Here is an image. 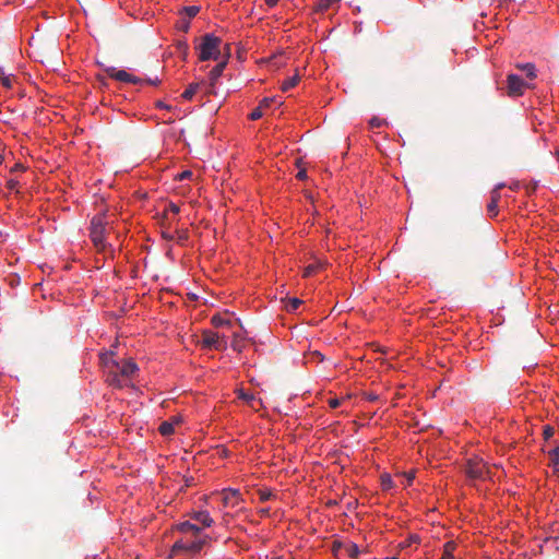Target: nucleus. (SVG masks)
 I'll return each mask as SVG.
<instances>
[{
  "instance_id": "obj_1",
  "label": "nucleus",
  "mask_w": 559,
  "mask_h": 559,
  "mask_svg": "<svg viewBox=\"0 0 559 559\" xmlns=\"http://www.w3.org/2000/svg\"><path fill=\"white\" fill-rule=\"evenodd\" d=\"M100 361L106 382L116 389L128 386L131 378L139 371L138 365L132 359L117 360L112 352L103 354Z\"/></svg>"
},
{
  "instance_id": "obj_2",
  "label": "nucleus",
  "mask_w": 559,
  "mask_h": 559,
  "mask_svg": "<svg viewBox=\"0 0 559 559\" xmlns=\"http://www.w3.org/2000/svg\"><path fill=\"white\" fill-rule=\"evenodd\" d=\"M222 39L213 34H205L202 37V43L199 45V59L201 61L218 60L221 56L219 46Z\"/></svg>"
},
{
  "instance_id": "obj_3",
  "label": "nucleus",
  "mask_w": 559,
  "mask_h": 559,
  "mask_svg": "<svg viewBox=\"0 0 559 559\" xmlns=\"http://www.w3.org/2000/svg\"><path fill=\"white\" fill-rule=\"evenodd\" d=\"M207 542H209L207 536L198 538L195 540L179 539L174 544V546L171 548V552L174 555H177L181 551L198 554L203 549V547L207 544Z\"/></svg>"
},
{
  "instance_id": "obj_4",
  "label": "nucleus",
  "mask_w": 559,
  "mask_h": 559,
  "mask_svg": "<svg viewBox=\"0 0 559 559\" xmlns=\"http://www.w3.org/2000/svg\"><path fill=\"white\" fill-rule=\"evenodd\" d=\"M200 344L204 348L224 350L227 348V341L224 335H219L217 332L205 330L202 333V340Z\"/></svg>"
},
{
  "instance_id": "obj_5",
  "label": "nucleus",
  "mask_w": 559,
  "mask_h": 559,
  "mask_svg": "<svg viewBox=\"0 0 559 559\" xmlns=\"http://www.w3.org/2000/svg\"><path fill=\"white\" fill-rule=\"evenodd\" d=\"M91 239L98 250L105 248V222L103 217L95 216L91 222Z\"/></svg>"
},
{
  "instance_id": "obj_6",
  "label": "nucleus",
  "mask_w": 559,
  "mask_h": 559,
  "mask_svg": "<svg viewBox=\"0 0 559 559\" xmlns=\"http://www.w3.org/2000/svg\"><path fill=\"white\" fill-rule=\"evenodd\" d=\"M466 475L471 479H485L488 476V468L481 459H469L465 468Z\"/></svg>"
},
{
  "instance_id": "obj_7",
  "label": "nucleus",
  "mask_w": 559,
  "mask_h": 559,
  "mask_svg": "<svg viewBox=\"0 0 559 559\" xmlns=\"http://www.w3.org/2000/svg\"><path fill=\"white\" fill-rule=\"evenodd\" d=\"M528 85L516 74L507 76V93L511 97L522 96Z\"/></svg>"
},
{
  "instance_id": "obj_8",
  "label": "nucleus",
  "mask_w": 559,
  "mask_h": 559,
  "mask_svg": "<svg viewBox=\"0 0 559 559\" xmlns=\"http://www.w3.org/2000/svg\"><path fill=\"white\" fill-rule=\"evenodd\" d=\"M106 73L110 78H112V79H115V80H117L119 82L133 83V84H139V83L142 82V80L140 78L134 76V75L128 73L124 70H118V69H116L114 67L107 68L106 69Z\"/></svg>"
},
{
  "instance_id": "obj_9",
  "label": "nucleus",
  "mask_w": 559,
  "mask_h": 559,
  "mask_svg": "<svg viewBox=\"0 0 559 559\" xmlns=\"http://www.w3.org/2000/svg\"><path fill=\"white\" fill-rule=\"evenodd\" d=\"M239 500H240L239 490L228 488V489H224L222 491V502H223L224 507L234 508V507L238 506Z\"/></svg>"
},
{
  "instance_id": "obj_10",
  "label": "nucleus",
  "mask_w": 559,
  "mask_h": 559,
  "mask_svg": "<svg viewBox=\"0 0 559 559\" xmlns=\"http://www.w3.org/2000/svg\"><path fill=\"white\" fill-rule=\"evenodd\" d=\"M226 50H227V58L222 60L221 62H218L210 72V83H211V86H214L217 82V80L221 78L224 69L226 68V64H227V59H228V56H229V45H226Z\"/></svg>"
},
{
  "instance_id": "obj_11",
  "label": "nucleus",
  "mask_w": 559,
  "mask_h": 559,
  "mask_svg": "<svg viewBox=\"0 0 559 559\" xmlns=\"http://www.w3.org/2000/svg\"><path fill=\"white\" fill-rule=\"evenodd\" d=\"M501 195L497 190H492L490 193V202L487 205V212L490 217H496L498 215V202Z\"/></svg>"
},
{
  "instance_id": "obj_12",
  "label": "nucleus",
  "mask_w": 559,
  "mask_h": 559,
  "mask_svg": "<svg viewBox=\"0 0 559 559\" xmlns=\"http://www.w3.org/2000/svg\"><path fill=\"white\" fill-rule=\"evenodd\" d=\"M191 519L200 523L203 527H210L213 524V519L207 511L193 512Z\"/></svg>"
},
{
  "instance_id": "obj_13",
  "label": "nucleus",
  "mask_w": 559,
  "mask_h": 559,
  "mask_svg": "<svg viewBox=\"0 0 559 559\" xmlns=\"http://www.w3.org/2000/svg\"><path fill=\"white\" fill-rule=\"evenodd\" d=\"M178 531L183 534H190L192 536H198L201 532V527L197 524L191 523L190 521L182 522L177 526Z\"/></svg>"
},
{
  "instance_id": "obj_14",
  "label": "nucleus",
  "mask_w": 559,
  "mask_h": 559,
  "mask_svg": "<svg viewBox=\"0 0 559 559\" xmlns=\"http://www.w3.org/2000/svg\"><path fill=\"white\" fill-rule=\"evenodd\" d=\"M516 69L523 71L526 76L531 80H534L536 78V68L533 63H518Z\"/></svg>"
},
{
  "instance_id": "obj_15",
  "label": "nucleus",
  "mask_w": 559,
  "mask_h": 559,
  "mask_svg": "<svg viewBox=\"0 0 559 559\" xmlns=\"http://www.w3.org/2000/svg\"><path fill=\"white\" fill-rule=\"evenodd\" d=\"M456 548V544L453 540L447 542L443 545V554L441 559H454L453 552Z\"/></svg>"
},
{
  "instance_id": "obj_16",
  "label": "nucleus",
  "mask_w": 559,
  "mask_h": 559,
  "mask_svg": "<svg viewBox=\"0 0 559 559\" xmlns=\"http://www.w3.org/2000/svg\"><path fill=\"white\" fill-rule=\"evenodd\" d=\"M299 80H300V78L298 74H295L294 76L288 78L287 80H285L282 83L281 90L283 92L289 91L290 88L295 87L298 84Z\"/></svg>"
},
{
  "instance_id": "obj_17",
  "label": "nucleus",
  "mask_w": 559,
  "mask_h": 559,
  "mask_svg": "<svg viewBox=\"0 0 559 559\" xmlns=\"http://www.w3.org/2000/svg\"><path fill=\"white\" fill-rule=\"evenodd\" d=\"M200 87V84L199 83H192L190 84L186 91L182 93L181 97L187 99V100H190L194 94L198 92Z\"/></svg>"
},
{
  "instance_id": "obj_18",
  "label": "nucleus",
  "mask_w": 559,
  "mask_h": 559,
  "mask_svg": "<svg viewBox=\"0 0 559 559\" xmlns=\"http://www.w3.org/2000/svg\"><path fill=\"white\" fill-rule=\"evenodd\" d=\"M301 304H302V300H300L299 298H296V297L289 298L286 301L285 309L288 312H295Z\"/></svg>"
},
{
  "instance_id": "obj_19",
  "label": "nucleus",
  "mask_w": 559,
  "mask_h": 559,
  "mask_svg": "<svg viewBox=\"0 0 559 559\" xmlns=\"http://www.w3.org/2000/svg\"><path fill=\"white\" fill-rule=\"evenodd\" d=\"M549 465L556 467L559 464V445L548 452Z\"/></svg>"
},
{
  "instance_id": "obj_20",
  "label": "nucleus",
  "mask_w": 559,
  "mask_h": 559,
  "mask_svg": "<svg viewBox=\"0 0 559 559\" xmlns=\"http://www.w3.org/2000/svg\"><path fill=\"white\" fill-rule=\"evenodd\" d=\"M158 430L163 436H170L174 433V424L170 421H163Z\"/></svg>"
},
{
  "instance_id": "obj_21",
  "label": "nucleus",
  "mask_w": 559,
  "mask_h": 559,
  "mask_svg": "<svg viewBox=\"0 0 559 559\" xmlns=\"http://www.w3.org/2000/svg\"><path fill=\"white\" fill-rule=\"evenodd\" d=\"M0 83L7 88H11V86H12V75L5 74V72L3 71V69L1 67H0Z\"/></svg>"
},
{
  "instance_id": "obj_22",
  "label": "nucleus",
  "mask_w": 559,
  "mask_h": 559,
  "mask_svg": "<svg viewBox=\"0 0 559 559\" xmlns=\"http://www.w3.org/2000/svg\"><path fill=\"white\" fill-rule=\"evenodd\" d=\"M211 322L214 326L221 328L225 325H230V321L222 318L219 314H215L212 317Z\"/></svg>"
},
{
  "instance_id": "obj_23",
  "label": "nucleus",
  "mask_w": 559,
  "mask_h": 559,
  "mask_svg": "<svg viewBox=\"0 0 559 559\" xmlns=\"http://www.w3.org/2000/svg\"><path fill=\"white\" fill-rule=\"evenodd\" d=\"M200 12V7L198 5H191V7H183L181 9V13H185L188 17H194Z\"/></svg>"
},
{
  "instance_id": "obj_24",
  "label": "nucleus",
  "mask_w": 559,
  "mask_h": 559,
  "mask_svg": "<svg viewBox=\"0 0 559 559\" xmlns=\"http://www.w3.org/2000/svg\"><path fill=\"white\" fill-rule=\"evenodd\" d=\"M237 395L239 399L243 400L249 404L255 401V397L252 393L245 392L242 389L237 390Z\"/></svg>"
},
{
  "instance_id": "obj_25",
  "label": "nucleus",
  "mask_w": 559,
  "mask_h": 559,
  "mask_svg": "<svg viewBox=\"0 0 559 559\" xmlns=\"http://www.w3.org/2000/svg\"><path fill=\"white\" fill-rule=\"evenodd\" d=\"M346 552L350 558L357 559L359 556V548L356 544L352 543L346 546Z\"/></svg>"
},
{
  "instance_id": "obj_26",
  "label": "nucleus",
  "mask_w": 559,
  "mask_h": 559,
  "mask_svg": "<svg viewBox=\"0 0 559 559\" xmlns=\"http://www.w3.org/2000/svg\"><path fill=\"white\" fill-rule=\"evenodd\" d=\"M381 484H382V488L384 490H388L392 487L393 485V481H392V478L389 474H384L381 476Z\"/></svg>"
},
{
  "instance_id": "obj_27",
  "label": "nucleus",
  "mask_w": 559,
  "mask_h": 559,
  "mask_svg": "<svg viewBox=\"0 0 559 559\" xmlns=\"http://www.w3.org/2000/svg\"><path fill=\"white\" fill-rule=\"evenodd\" d=\"M319 269V265L318 264H309L308 266L305 267L304 270V277H309L311 276L313 273L317 272V270Z\"/></svg>"
},
{
  "instance_id": "obj_28",
  "label": "nucleus",
  "mask_w": 559,
  "mask_h": 559,
  "mask_svg": "<svg viewBox=\"0 0 559 559\" xmlns=\"http://www.w3.org/2000/svg\"><path fill=\"white\" fill-rule=\"evenodd\" d=\"M272 496H273V493L269 489H261V490H259V498H260V501H262V502L271 499Z\"/></svg>"
},
{
  "instance_id": "obj_29",
  "label": "nucleus",
  "mask_w": 559,
  "mask_h": 559,
  "mask_svg": "<svg viewBox=\"0 0 559 559\" xmlns=\"http://www.w3.org/2000/svg\"><path fill=\"white\" fill-rule=\"evenodd\" d=\"M177 28L183 33H187L190 28V22L188 20H181L177 23Z\"/></svg>"
},
{
  "instance_id": "obj_30",
  "label": "nucleus",
  "mask_w": 559,
  "mask_h": 559,
  "mask_svg": "<svg viewBox=\"0 0 559 559\" xmlns=\"http://www.w3.org/2000/svg\"><path fill=\"white\" fill-rule=\"evenodd\" d=\"M231 347L237 350V352H241L242 350V342L241 340L238 337L237 334L234 335V341L231 343Z\"/></svg>"
},
{
  "instance_id": "obj_31",
  "label": "nucleus",
  "mask_w": 559,
  "mask_h": 559,
  "mask_svg": "<svg viewBox=\"0 0 559 559\" xmlns=\"http://www.w3.org/2000/svg\"><path fill=\"white\" fill-rule=\"evenodd\" d=\"M555 433V429L551 426H545L543 429V436L545 440H549Z\"/></svg>"
},
{
  "instance_id": "obj_32",
  "label": "nucleus",
  "mask_w": 559,
  "mask_h": 559,
  "mask_svg": "<svg viewBox=\"0 0 559 559\" xmlns=\"http://www.w3.org/2000/svg\"><path fill=\"white\" fill-rule=\"evenodd\" d=\"M385 123L384 120L378 118V117H372L369 121V124L371 128H380L382 127L383 124Z\"/></svg>"
},
{
  "instance_id": "obj_33",
  "label": "nucleus",
  "mask_w": 559,
  "mask_h": 559,
  "mask_svg": "<svg viewBox=\"0 0 559 559\" xmlns=\"http://www.w3.org/2000/svg\"><path fill=\"white\" fill-rule=\"evenodd\" d=\"M262 115H263V114H262V109H261V107H259V106H258L257 108H254V109L251 111V114L249 115V119H251V120H258V119H260V118L262 117Z\"/></svg>"
},
{
  "instance_id": "obj_34",
  "label": "nucleus",
  "mask_w": 559,
  "mask_h": 559,
  "mask_svg": "<svg viewBox=\"0 0 559 559\" xmlns=\"http://www.w3.org/2000/svg\"><path fill=\"white\" fill-rule=\"evenodd\" d=\"M168 212H171L173 214H178L180 212V207L177 204L170 202L165 209V214H167Z\"/></svg>"
},
{
  "instance_id": "obj_35",
  "label": "nucleus",
  "mask_w": 559,
  "mask_h": 559,
  "mask_svg": "<svg viewBox=\"0 0 559 559\" xmlns=\"http://www.w3.org/2000/svg\"><path fill=\"white\" fill-rule=\"evenodd\" d=\"M176 234H177V241L180 243L188 239V234L186 230L176 231Z\"/></svg>"
},
{
  "instance_id": "obj_36",
  "label": "nucleus",
  "mask_w": 559,
  "mask_h": 559,
  "mask_svg": "<svg viewBox=\"0 0 559 559\" xmlns=\"http://www.w3.org/2000/svg\"><path fill=\"white\" fill-rule=\"evenodd\" d=\"M364 396L369 402H376L379 399V395L372 392H366L364 393Z\"/></svg>"
},
{
  "instance_id": "obj_37",
  "label": "nucleus",
  "mask_w": 559,
  "mask_h": 559,
  "mask_svg": "<svg viewBox=\"0 0 559 559\" xmlns=\"http://www.w3.org/2000/svg\"><path fill=\"white\" fill-rule=\"evenodd\" d=\"M273 98H270V97H264L261 102H260V105L259 107L262 108H265V107H269L272 103H273Z\"/></svg>"
},
{
  "instance_id": "obj_38",
  "label": "nucleus",
  "mask_w": 559,
  "mask_h": 559,
  "mask_svg": "<svg viewBox=\"0 0 559 559\" xmlns=\"http://www.w3.org/2000/svg\"><path fill=\"white\" fill-rule=\"evenodd\" d=\"M17 185H19V182H17L16 180H14V179H10V180H8V182H7V188H8L9 190H15V189H16V187H17Z\"/></svg>"
},
{
  "instance_id": "obj_39",
  "label": "nucleus",
  "mask_w": 559,
  "mask_h": 559,
  "mask_svg": "<svg viewBox=\"0 0 559 559\" xmlns=\"http://www.w3.org/2000/svg\"><path fill=\"white\" fill-rule=\"evenodd\" d=\"M296 177H297L299 180H305V179L307 178V171H306V169H300V170L297 173Z\"/></svg>"
},
{
  "instance_id": "obj_40",
  "label": "nucleus",
  "mask_w": 559,
  "mask_h": 559,
  "mask_svg": "<svg viewBox=\"0 0 559 559\" xmlns=\"http://www.w3.org/2000/svg\"><path fill=\"white\" fill-rule=\"evenodd\" d=\"M340 404H341V402H340V400H337V399H331V400L329 401V405H330V407H332V408H336V407H338V406H340Z\"/></svg>"
},
{
  "instance_id": "obj_41",
  "label": "nucleus",
  "mask_w": 559,
  "mask_h": 559,
  "mask_svg": "<svg viewBox=\"0 0 559 559\" xmlns=\"http://www.w3.org/2000/svg\"><path fill=\"white\" fill-rule=\"evenodd\" d=\"M178 48L183 51L185 53H187L188 51V44L186 41H179L178 43Z\"/></svg>"
},
{
  "instance_id": "obj_42",
  "label": "nucleus",
  "mask_w": 559,
  "mask_h": 559,
  "mask_svg": "<svg viewBox=\"0 0 559 559\" xmlns=\"http://www.w3.org/2000/svg\"><path fill=\"white\" fill-rule=\"evenodd\" d=\"M162 236L164 239L166 240H174L175 239V236L174 234L169 233V231H163L162 233Z\"/></svg>"
},
{
  "instance_id": "obj_43",
  "label": "nucleus",
  "mask_w": 559,
  "mask_h": 559,
  "mask_svg": "<svg viewBox=\"0 0 559 559\" xmlns=\"http://www.w3.org/2000/svg\"><path fill=\"white\" fill-rule=\"evenodd\" d=\"M191 175H192V173L190 170H186L179 175V179L182 180V179L189 178Z\"/></svg>"
},
{
  "instance_id": "obj_44",
  "label": "nucleus",
  "mask_w": 559,
  "mask_h": 559,
  "mask_svg": "<svg viewBox=\"0 0 559 559\" xmlns=\"http://www.w3.org/2000/svg\"><path fill=\"white\" fill-rule=\"evenodd\" d=\"M156 107L162 109H169L170 107L163 103L162 100L156 102Z\"/></svg>"
},
{
  "instance_id": "obj_45",
  "label": "nucleus",
  "mask_w": 559,
  "mask_h": 559,
  "mask_svg": "<svg viewBox=\"0 0 559 559\" xmlns=\"http://www.w3.org/2000/svg\"><path fill=\"white\" fill-rule=\"evenodd\" d=\"M280 0H265V4L270 8H273L277 4Z\"/></svg>"
},
{
  "instance_id": "obj_46",
  "label": "nucleus",
  "mask_w": 559,
  "mask_h": 559,
  "mask_svg": "<svg viewBox=\"0 0 559 559\" xmlns=\"http://www.w3.org/2000/svg\"><path fill=\"white\" fill-rule=\"evenodd\" d=\"M146 82L148 84H152V85H157L160 83V80L158 78H155L154 80L153 79H147Z\"/></svg>"
},
{
  "instance_id": "obj_47",
  "label": "nucleus",
  "mask_w": 559,
  "mask_h": 559,
  "mask_svg": "<svg viewBox=\"0 0 559 559\" xmlns=\"http://www.w3.org/2000/svg\"><path fill=\"white\" fill-rule=\"evenodd\" d=\"M405 477H406V480H407L406 485H411L413 479H414V475L412 473H408V474H405Z\"/></svg>"
},
{
  "instance_id": "obj_48",
  "label": "nucleus",
  "mask_w": 559,
  "mask_h": 559,
  "mask_svg": "<svg viewBox=\"0 0 559 559\" xmlns=\"http://www.w3.org/2000/svg\"><path fill=\"white\" fill-rule=\"evenodd\" d=\"M409 543H415V544L419 543V536L418 535H412L409 537Z\"/></svg>"
},
{
  "instance_id": "obj_49",
  "label": "nucleus",
  "mask_w": 559,
  "mask_h": 559,
  "mask_svg": "<svg viewBox=\"0 0 559 559\" xmlns=\"http://www.w3.org/2000/svg\"><path fill=\"white\" fill-rule=\"evenodd\" d=\"M503 187H504V183H499V185H497V186L495 187V189H493V190H497V192H499V190H500L501 188H503Z\"/></svg>"
},
{
  "instance_id": "obj_50",
  "label": "nucleus",
  "mask_w": 559,
  "mask_h": 559,
  "mask_svg": "<svg viewBox=\"0 0 559 559\" xmlns=\"http://www.w3.org/2000/svg\"><path fill=\"white\" fill-rule=\"evenodd\" d=\"M313 355L317 356V358H319L320 360H323V355L321 353L316 352Z\"/></svg>"
},
{
  "instance_id": "obj_51",
  "label": "nucleus",
  "mask_w": 559,
  "mask_h": 559,
  "mask_svg": "<svg viewBox=\"0 0 559 559\" xmlns=\"http://www.w3.org/2000/svg\"><path fill=\"white\" fill-rule=\"evenodd\" d=\"M338 547H341V544H336V543H334V548H335V549H338Z\"/></svg>"
},
{
  "instance_id": "obj_52",
  "label": "nucleus",
  "mask_w": 559,
  "mask_h": 559,
  "mask_svg": "<svg viewBox=\"0 0 559 559\" xmlns=\"http://www.w3.org/2000/svg\"><path fill=\"white\" fill-rule=\"evenodd\" d=\"M338 547H341V544H336V543H334V548H335V549H338Z\"/></svg>"
},
{
  "instance_id": "obj_53",
  "label": "nucleus",
  "mask_w": 559,
  "mask_h": 559,
  "mask_svg": "<svg viewBox=\"0 0 559 559\" xmlns=\"http://www.w3.org/2000/svg\"><path fill=\"white\" fill-rule=\"evenodd\" d=\"M15 168H16V169H20V168H22V166H21L20 164H16V165H15Z\"/></svg>"
},
{
  "instance_id": "obj_54",
  "label": "nucleus",
  "mask_w": 559,
  "mask_h": 559,
  "mask_svg": "<svg viewBox=\"0 0 559 559\" xmlns=\"http://www.w3.org/2000/svg\"><path fill=\"white\" fill-rule=\"evenodd\" d=\"M261 512H262V513H267V512H269V510H267V509H263Z\"/></svg>"
},
{
  "instance_id": "obj_55",
  "label": "nucleus",
  "mask_w": 559,
  "mask_h": 559,
  "mask_svg": "<svg viewBox=\"0 0 559 559\" xmlns=\"http://www.w3.org/2000/svg\"><path fill=\"white\" fill-rule=\"evenodd\" d=\"M273 559H283L282 557H274Z\"/></svg>"
},
{
  "instance_id": "obj_56",
  "label": "nucleus",
  "mask_w": 559,
  "mask_h": 559,
  "mask_svg": "<svg viewBox=\"0 0 559 559\" xmlns=\"http://www.w3.org/2000/svg\"><path fill=\"white\" fill-rule=\"evenodd\" d=\"M2 163V156L0 155V164Z\"/></svg>"
}]
</instances>
